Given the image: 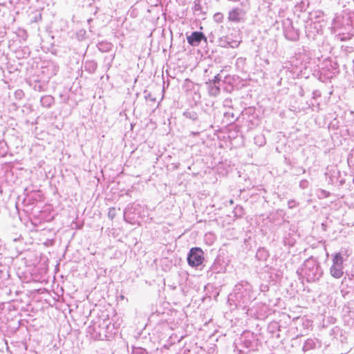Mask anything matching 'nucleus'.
I'll return each mask as SVG.
<instances>
[{
    "label": "nucleus",
    "mask_w": 354,
    "mask_h": 354,
    "mask_svg": "<svg viewBox=\"0 0 354 354\" xmlns=\"http://www.w3.org/2000/svg\"><path fill=\"white\" fill-rule=\"evenodd\" d=\"M204 253L201 248L195 247L191 248L188 256L187 262L192 267H198L204 261Z\"/></svg>",
    "instance_id": "obj_1"
},
{
    "label": "nucleus",
    "mask_w": 354,
    "mask_h": 354,
    "mask_svg": "<svg viewBox=\"0 0 354 354\" xmlns=\"http://www.w3.org/2000/svg\"><path fill=\"white\" fill-rule=\"evenodd\" d=\"M228 19L230 21L239 22L241 20L240 13L238 8H234L230 11Z\"/></svg>",
    "instance_id": "obj_4"
},
{
    "label": "nucleus",
    "mask_w": 354,
    "mask_h": 354,
    "mask_svg": "<svg viewBox=\"0 0 354 354\" xmlns=\"http://www.w3.org/2000/svg\"><path fill=\"white\" fill-rule=\"evenodd\" d=\"M330 274L336 278L339 279L341 278L343 276L344 272H343V266H334L333 265L330 268Z\"/></svg>",
    "instance_id": "obj_3"
},
{
    "label": "nucleus",
    "mask_w": 354,
    "mask_h": 354,
    "mask_svg": "<svg viewBox=\"0 0 354 354\" xmlns=\"http://www.w3.org/2000/svg\"><path fill=\"white\" fill-rule=\"evenodd\" d=\"M333 265L343 266V259L340 253H337L333 259Z\"/></svg>",
    "instance_id": "obj_5"
},
{
    "label": "nucleus",
    "mask_w": 354,
    "mask_h": 354,
    "mask_svg": "<svg viewBox=\"0 0 354 354\" xmlns=\"http://www.w3.org/2000/svg\"><path fill=\"white\" fill-rule=\"evenodd\" d=\"M187 39L188 43L191 46H196L203 39H206L203 32L197 31L192 32Z\"/></svg>",
    "instance_id": "obj_2"
},
{
    "label": "nucleus",
    "mask_w": 354,
    "mask_h": 354,
    "mask_svg": "<svg viewBox=\"0 0 354 354\" xmlns=\"http://www.w3.org/2000/svg\"><path fill=\"white\" fill-rule=\"evenodd\" d=\"M215 17H218V21H222L223 20V15L220 13H217L215 15Z\"/></svg>",
    "instance_id": "obj_6"
}]
</instances>
